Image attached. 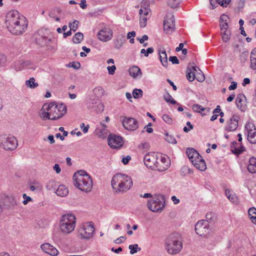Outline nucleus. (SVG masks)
<instances>
[{
  "label": "nucleus",
  "instance_id": "f257e3e1",
  "mask_svg": "<svg viewBox=\"0 0 256 256\" xmlns=\"http://www.w3.org/2000/svg\"><path fill=\"white\" fill-rule=\"evenodd\" d=\"M6 24L12 34L19 36L26 31L28 23L25 17L20 16L17 10H13L6 14Z\"/></svg>",
  "mask_w": 256,
  "mask_h": 256
},
{
  "label": "nucleus",
  "instance_id": "f03ea898",
  "mask_svg": "<svg viewBox=\"0 0 256 256\" xmlns=\"http://www.w3.org/2000/svg\"><path fill=\"white\" fill-rule=\"evenodd\" d=\"M74 185L80 190L88 192L92 188V180L90 176L84 170L76 172L73 176Z\"/></svg>",
  "mask_w": 256,
  "mask_h": 256
},
{
  "label": "nucleus",
  "instance_id": "7ed1b4c3",
  "mask_svg": "<svg viewBox=\"0 0 256 256\" xmlns=\"http://www.w3.org/2000/svg\"><path fill=\"white\" fill-rule=\"evenodd\" d=\"M111 184L116 192H126L130 190L133 185L130 177L122 174H116L112 178Z\"/></svg>",
  "mask_w": 256,
  "mask_h": 256
},
{
  "label": "nucleus",
  "instance_id": "20e7f679",
  "mask_svg": "<svg viewBox=\"0 0 256 256\" xmlns=\"http://www.w3.org/2000/svg\"><path fill=\"white\" fill-rule=\"evenodd\" d=\"M182 237L180 234L174 232L169 235L165 242L166 249L170 254L180 252L182 248Z\"/></svg>",
  "mask_w": 256,
  "mask_h": 256
},
{
  "label": "nucleus",
  "instance_id": "39448f33",
  "mask_svg": "<svg viewBox=\"0 0 256 256\" xmlns=\"http://www.w3.org/2000/svg\"><path fill=\"white\" fill-rule=\"evenodd\" d=\"M76 226V217L72 214H63L60 223V228L62 232L70 234Z\"/></svg>",
  "mask_w": 256,
  "mask_h": 256
},
{
  "label": "nucleus",
  "instance_id": "423d86ee",
  "mask_svg": "<svg viewBox=\"0 0 256 256\" xmlns=\"http://www.w3.org/2000/svg\"><path fill=\"white\" fill-rule=\"evenodd\" d=\"M48 111L51 114V120H56L61 118L66 112L67 108L64 104H56V102H50L48 104Z\"/></svg>",
  "mask_w": 256,
  "mask_h": 256
},
{
  "label": "nucleus",
  "instance_id": "0eeeda50",
  "mask_svg": "<svg viewBox=\"0 0 256 256\" xmlns=\"http://www.w3.org/2000/svg\"><path fill=\"white\" fill-rule=\"evenodd\" d=\"M165 206V198L164 195L156 194L148 202L149 210L153 212H162Z\"/></svg>",
  "mask_w": 256,
  "mask_h": 256
},
{
  "label": "nucleus",
  "instance_id": "6e6552de",
  "mask_svg": "<svg viewBox=\"0 0 256 256\" xmlns=\"http://www.w3.org/2000/svg\"><path fill=\"white\" fill-rule=\"evenodd\" d=\"M0 142L3 148L6 150H13L16 149L18 142L16 137L11 134H4L0 136Z\"/></svg>",
  "mask_w": 256,
  "mask_h": 256
},
{
  "label": "nucleus",
  "instance_id": "1a4fd4ad",
  "mask_svg": "<svg viewBox=\"0 0 256 256\" xmlns=\"http://www.w3.org/2000/svg\"><path fill=\"white\" fill-rule=\"evenodd\" d=\"M176 26L174 16L172 14H168L164 20V30L167 34H171L175 30Z\"/></svg>",
  "mask_w": 256,
  "mask_h": 256
},
{
  "label": "nucleus",
  "instance_id": "9d476101",
  "mask_svg": "<svg viewBox=\"0 0 256 256\" xmlns=\"http://www.w3.org/2000/svg\"><path fill=\"white\" fill-rule=\"evenodd\" d=\"M196 233L200 236L206 235L209 232V222L207 220L198 222L195 226Z\"/></svg>",
  "mask_w": 256,
  "mask_h": 256
},
{
  "label": "nucleus",
  "instance_id": "9b49d317",
  "mask_svg": "<svg viewBox=\"0 0 256 256\" xmlns=\"http://www.w3.org/2000/svg\"><path fill=\"white\" fill-rule=\"evenodd\" d=\"M156 156L154 152L147 153L144 158V162L145 166L152 170H156Z\"/></svg>",
  "mask_w": 256,
  "mask_h": 256
},
{
  "label": "nucleus",
  "instance_id": "f8f14e48",
  "mask_svg": "<svg viewBox=\"0 0 256 256\" xmlns=\"http://www.w3.org/2000/svg\"><path fill=\"white\" fill-rule=\"evenodd\" d=\"M122 122L124 128L128 130H135L138 127V122L134 118L124 117Z\"/></svg>",
  "mask_w": 256,
  "mask_h": 256
},
{
  "label": "nucleus",
  "instance_id": "ddd939ff",
  "mask_svg": "<svg viewBox=\"0 0 256 256\" xmlns=\"http://www.w3.org/2000/svg\"><path fill=\"white\" fill-rule=\"evenodd\" d=\"M108 140V145L112 148H119L123 144L122 138L115 134H110Z\"/></svg>",
  "mask_w": 256,
  "mask_h": 256
},
{
  "label": "nucleus",
  "instance_id": "4468645a",
  "mask_svg": "<svg viewBox=\"0 0 256 256\" xmlns=\"http://www.w3.org/2000/svg\"><path fill=\"white\" fill-rule=\"evenodd\" d=\"M245 129L248 132V140L251 144H256V129L254 124L251 122H247Z\"/></svg>",
  "mask_w": 256,
  "mask_h": 256
},
{
  "label": "nucleus",
  "instance_id": "2eb2a0df",
  "mask_svg": "<svg viewBox=\"0 0 256 256\" xmlns=\"http://www.w3.org/2000/svg\"><path fill=\"white\" fill-rule=\"evenodd\" d=\"M94 232V226L92 222H90L88 225L84 227L82 232H80V236L82 238L89 239L93 236Z\"/></svg>",
  "mask_w": 256,
  "mask_h": 256
},
{
  "label": "nucleus",
  "instance_id": "dca6fc26",
  "mask_svg": "<svg viewBox=\"0 0 256 256\" xmlns=\"http://www.w3.org/2000/svg\"><path fill=\"white\" fill-rule=\"evenodd\" d=\"M240 118L238 116L233 115L226 122L225 130L233 132L236 130Z\"/></svg>",
  "mask_w": 256,
  "mask_h": 256
},
{
  "label": "nucleus",
  "instance_id": "f3484780",
  "mask_svg": "<svg viewBox=\"0 0 256 256\" xmlns=\"http://www.w3.org/2000/svg\"><path fill=\"white\" fill-rule=\"evenodd\" d=\"M113 32L109 28H104L99 31L98 34V38L103 42H107L112 39Z\"/></svg>",
  "mask_w": 256,
  "mask_h": 256
},
{
  "label": "nucleus",
  "instance_id": "a211bd4d",
  "mask_svg": "<svg viewBox=\"0 0 256 256\" xmlns=\"http://www.w3.org/2000/svg\"><path fill=\"white\" fill-rule=\"evenodd\" d=\"M40 248L42 251L50 255L56 256L58 254V251L57 249L49 243L42 244Z\"/></svg>",
  "mask_w": 256,
  "mask_h": 256
},
{
  "label": "nucleus",
  "instance_id": "6ab92c4d",
  "mask_svg": "<svg viewBox=\"0 0 256 256\" xmlns=\"http://www.w3.org/2000/svg\"><path fill=\"white\" fill-rule=\"evenodd\" d=\"M192 164L196 168L201 171H204L206 169V162L200 155L196 159L192 160Z\"/></svg>",
  "mask_w": 256,
  "mask_h": 256
},
{
  "label": "nucleus",
  "instance_id": "aec40b11",
  "mask_svg": "<svg viewBox=\"0 0 256 256\" xmlns=\"http://www.w3.org/2000/svg\"><path fill=\"white\" fill-rule=\"evenodd\" d=\"M192 164L196 168L201 171H204L206 169V162L200 155L196 159L192 160Z\"/></svg>",
  "mask_w": 256,
  "mask_h": 256
},
{
  "label": "nucleus",
  "instance_id": "412c9836",
  "mask_svg": "<svg viewBox=\"0 0 256 256\" xmlns=\"http://www.w3.org/2000/svg\"><path fill=\"white\" fill-rule=\"evenodd\" d=\"M160 162L161 163H162V165H160V164H156V170L163 172L169 168L170 166V162L167 158L164 157H161Z\"/></svg>",
  "mask_w": 256,
  "mask_h": 256
},
{
  "label": "nucleus",
  "instance_id": "4be33fe9",
  "mask_svg": "<svg viewBox=\"0 0 256 256\" xmlns=\"http://www.w3.org/2000/svg\"><path fill=\"white\" fill-rule=\"evenodd\" d=\"M197 70L196 66H188L186 70V76L187 79L190 82H192L195 79V74Z\"/></svg>",
  "mask_w": 256,
  "mask_h": 256
},
{
  "label": "nucleus",
  "instance_id": "5701e85b",
  "mask_svg": "<svg viewBox=\"0 0 256 256\" xmlns=\"http://www.w3.org/2000/svg\"><path fill=\"white\" fill-rule=\"evenodd\" d=\"M48 104H44L43 105L40 113V118L44 120H46V119L50 120V118H52L50 111H48Z\"/></svg>",
  "mask_w": 256,
  "mask_h": 256
},
{
  "label": "nucleus",
  "instance_id": "b1692460",
  "mask_svg": "<svg viewBox=\"0 0 256 256\" xmlns=\"http://www.w3.org/2000/svg\"><path fill=\"white\" fill-rule=\"evenodd\" d=\"M129 74L130 76L134 78L140 77L142 75V72L140 69L137 66H133L129 69Z\"/></svg>",
  "mask_w": 256,
  "mask_h": 256
},
{
  "label": "nucleus",
  "instance_id": "393cba45",
  "mask_svg": "<svg viewBox=\"0 0 256 256\" xmlns=\"http://www.w3.org/2000/svg\"><path fill=\"white\" fill-rule=\"evenodd\" d=\"M124 40V35L119 34L117 36L114 40L115 48L120 49L123 46Z\"/></svg>",
  "mask_w": 256,
  "mask_h": 256
},
{
  "label": "nucleus",
  "instance_id": "a878e982",
  "mask_svg": "<svg viewBox=\"0 0 256 256\" xmlns=\"http://www.w3.org/2000/svg\"><path fill=\"white\" fill-rule=\"evenodd\" d=\"M186 152L192 162V160L196 159V158L200 156L199 153L196 150L192 148H187Z\"/></svg>",
  "mask_w": 256,
  "mask_h": 256
},
{
  "label": "nucleus",
  "instance_id": "bb28decb",
  "mask_svg": "<svg viewBox=\"0 0 256 256\" xmlns=\"http://www.w3.org/2000/svg\"><path fill=\"white\" fill-rule=\"evenodd\" d=\"M56 193L58 196H65L68 195V189L65 186L60 185L56 189Z\"/></svg>",
  "mask_w": 256,
  "mask_h": 256
},
{
  "label": "nucleus",
  "instance_id": "cd10ccee",
  "mask_svg": "<svg viewBox=\"0 0 256 256\" xmlns=\"http://www.w3.org/2000/svg\"><path fill=\"white\" fill-rule=\"evenodd\" d=\"M244 99H246L245 96L242 94H238L236 100V104L238 108L242 110H243V108H244L242 103Z\"/></svg>",
  "mask_w": 256,
  "mask_h": 256
},
{
  "label": "nucleus",
  "instance_id": "c85d7f7f",
  "mask_svg": "<svg viewBox=\"0 0 256 256\" xmlns=\"http://www.w3.org/2000/svg\"><path fill=\"white\" fill-rule=\"evenodd\" d=\"M160 60L162 65L164 67H167L168 65V58L166 52L163 50L159 52Z\"/></svg>",
  "mask_w": 256,
  "mask_h": 256
},
{
  "label": "nucleus",
  "instance_id": "c756f323",
  "mask_svg": "<svg viewBox=\"0 0 256 256\" xmlns=\"http://www.w3.org/2000/svg\"><path fill=\"white\" fill-rule=\"evenodd\" d=\"M248 214L252 222L256 224V208L254 207L250 208L248 210Z\"/></svg>",
  "mask_w": 256,
  "mask_h": 256
},
{
  "label": "nucleus",
  "instance_id": "7c9ffc66",
  "mask_svg": "<svg viewBox=\"0 0 256 256\" xmlns=\"http://www.w3.org/2000/svg\"><path fill=\"white\" fill-rule=\"evenodd\" d=\"M96 132L99 138H104L107 136L108 130L105 128H102V129L97 128L96 130Z\"/></svg>",
  "mask_w": 256,
  "mask_h": 256
},
{
  "label": "nucleus",
  "instance_id": "2f4dec72",
  "mask_svg": "<svg viewBox=\"0 0 256 256\" xmlns=\"http://www.w3.org/2000/svg\"><path fill=\"white\" fill-rule=\"evenodd\" d=\"M26 85L30 88H35L38 86V83L35 82L34 78H31L29 80H26Z\"/></svg>",
  "mask_w": 256,
  "mask_h": 256
},
{
  "label": "nucleus",
  "instance_id": "473e14b6",
  "mask_svg": "<svg viewBox=\"0 0 256 256\" xmlns=\"http://www.w3.org/2000/svg\"><path fill=\"white\" fill-rule=\"evenodd\" d=\"M236 144L237 142H232V146H231V150L232 153L236 154H239L244 150V147L242 146L240 147V148H236L234 146V145Z\"/></svg>",
  "mask_w": 256,
  "mask_h": 256
},
{
  "label": "nucleus",
  "instance_id": "72a5a7b5",
  "mask_svg": "<svg viewBox=\"0 0 256 256\" xmlns=\"http://www.w3.org/2000/svg\"><path fill=\"white\" fill-rule=\"evenodd\" d=\"M99 102V98L97 97H95L93 99L90 98L87 104L88 107L90 109H92Z\"/></svg>",
  "mask_w": 256,
  "mask_h": 256
},
{
  "label": "nucleus",
  "instance_id": "f704fd0d",
  "mask_svg": "<svg viewBox=\"0 0 256 256\" xmlns=\"http://www.w3.org/2000/svg\"><path fill=\"white\" fill-rule=\"evenodd\" d=\"M18 64H20V66L18 68H16V69L18 70H20L26 68H30V66L31 64V62L29 60L20 61L18 62Z\"/></svg>",
  "mask_w": 256,
  "mask_h": 256
},
{
  "label": "nucleus",
  "instance_id": "c9c22d12",
  "mask_svg": "<svg viewBox=\"0 0 256 256\" xmlns=\"http://www.w3.org/2000/svg\"><path fill=\"white\" fill-rule=\"evenodd\" d=\"M226 194L227 196L228 200L233 202H234L236 200V195L228 189L226 190Z\"/></svg>",
  "mask_w": 256,
  "mask_h": 256
},
{
  "label": "nucleus",
  "instance_id": "e433bc0d",
  "mask_svg": "<svg viewBox=\"0 0 256 256\" xmlns=\"http://www.w3.org/2000/svg\"><path fill=\"white\" fill-rule=\"evenodd\" d=\"M6 202H8V206L14 207L17 205V202L16 199L12 196H7L5 198Z\"/></svg>",
  "mask_w": 256,
  "mask_h": 256
},
{
  "label": "nucleus",
  "instance_id": "4c0bfd02",
  "mask_svg": "<svg viewBox=\"0 0 256 256\" xmlns=\"http://www.w3.org/2000/svg\"><path fill=\"white\" fill-rule=\"evenodd\" d=\"M192 110L194 112H197L201 113L202 114H203L202 113V112L204 111V110H207L208 111L209 110V108H203L202 106L199 105L198 104H194L192 106Z\"/></svg>",
  "mask_w": 256,
  "mask_h": 256
},
{
  "label": "nucleus",
  "instance_id": "58836bf2",
  "mask_svg": "<svg viewBox=\"0 0 256 256\" xmlns=\"http://www.w3.org/2000/svg\"><path fill=\"white\" fill-rule=\"evenodd\" d=\"M84 35L82 32L76 33L72 38V41L75 44H80L83 40Z\"/></svg>",
  "mask_w": 256,
  "mask_h": 256
},
{
  "label": "nucleus",
  "instance_id": "ea45409f",
  "mask_svg": "<svg viewBox=\"0 0 256 256\" xmlns=\"http://www.w3.org/2000/svg\"><path fill=\"white\" fill-rule=\"evenodd\" d=\"M104 90L100 86L95 88L93 90V92L96 97L99 98L102 96L104 94Z\"/></svg>",
  "mask_w": 256,
  "mask_h": 256
},
{
  "label": "nucleus",
  "instance_id": "a19ab883",
  "mask_svg": "<svg viewBox=\"0 0 256 256\" xmlns=\"http://www.w3.org/2000/svg\"><path fill=\"white\" fill-rule=\"evenodd\" d=\"M128 248L130 250V254H131L136 253L141 250V248L138 247V244H130Z\"/></svg>",
  "mask_w": 256,
  "mask_h": 256
},
{
  "label": "nucleus",
  "instance_id": "79ce46f5",
  "mask_svg": "<svg viewBox=\"0 0 256 256\" xmlns=\"http://www.w3.org/2000/svg\"><path fill=\"white\" fill-rule=\"evenodd\" d=\"M79 24V22L76 20H74L72 22H70L68 24V26L70 28V30L73 32H76L78 28Z\"/></svg>",
  "mask_w": 256,
  "mask_h": 256
},
{
  "label": "nucleus",
  "instance_id": "37998d69",
  "mask_svg": "<svg viewBox=\"0 0 256 256\" xmlns=\"http://www.w3.org/2000/svg\"><path fill=\"white\" fill-rule=\"evenodd\" d=\"M230 34L228 30L222 31V40L224 42H228L230 38Z\"/></svg>",
  "mask_w": 256,
  "mask_h": 256
},
{
  "label": "nucleus",
  "instance_id": "c03bdc74",
  "mask_svg": "<svg viewBox=\"0 0 256 256\" xmlns=\"http://www.w3.org/2000/svg\"><path fill=\"white\" fill-rule=\"evenodd\" d=\"M200 72L197 70V72H196L195 74V78L200 82H203L205 79V76L202 72L198 70Z\"/></svg>",
  "mask_w": 256,
  "mask_h": 256
},
{
  "label": "nucleus",
  "instance_id": "a18cd8bd",
  "mask_svg": "<svg viewBox=\"0 0 256 256\" xmlns=\"http://www.w3.org/2000/svg\"><path fill=\"white\" fill-rule=\"evenodd\" d=\"M92 110L98 113L102 112L104 110V106L102 102H99Z\"/></svg>",
  "mask_w": 256,
  "mask_h": 256
},
{
  "label": "nucleus",
  "instance_id": "49530a36",
  "mask_svg": "<svg viewBox=\"0 0 256 256\" xmlns=\"http://www.w3.org/2000/svg\"><path fill=\"white\" fill-rule=\"evenodd\" d=\"M132 95L134 98H141L142 96V90L141 89L135 88L133 90Z\"/></svg>",
  "mask_w": 256,
  "mask_h": 256
},
{
  "label": "nucleus",
  "instance_id": "de8ad7c7",
  "mask_svg": "<svg viewBox=\"0 0 256 256\" xmlns=\"http://www.w3.org/2000/svg\"><path fill=\"white\" fill-rule=\"evenodd\" d=\"M180 1V0H170L168 4L170 7L172 8H175L178 6Z\"/></svg>",
  "mask_w": 256,
  "mask_h": 256
},
{
  "label": "nucleus",
  "instance_id": "09e8293b",
  "mask_svg": "<svg viewBox=\"0 0 256 256\" xmlns=\"http://www.w3.org/2000/svg\"><path fill=\"white\" fill-rule=\"evenodd\" d=\"M56 186V182L53 180H50L48 182L46 186V188L48 190H55Z\"/></svg>",
  "mask_w": 256,
  "mask_h": 256
},
{
  "label": "nucleus",
  "instance_id": "8fccbe9b",
  "mask_svg": "<svg viewBox=\"0 0 256 256\" xmlns=\"http://www.w3.org/2000/svg\"><path fill=\"white\" fill-rule=\"evenodd\" d=\"M165 140L170 143L176 144V138L172 135H170L168 133L165 134Z\"/></svg>",
  "mask_w": 256,
  "mask_h": 256
},
{
  "label": "nucleus",
  "instance_id": "3c124183",
  "mask_svg": "<svg viewBox=\"0 0 256 256\" xmlns=\"http://www.w3.org/2000/svg\"><path fill=\"white\" fill-rule=\"evenodd\" d=\"M154 49L152 48H148L146 50L144 48H142L140 50V54H144L146 57L148 56L149 54L153 53Z\"/></svg>",
  "mask_w": 256,
  "mask_h": 256
},
{
  "label": "nucleus",
  "instance_id": "603ef678",
  "mask_svg": "<svg viewBox=\"0 0 256 256\" xmlns=\"http://www.w3.org/2000/svg\"><path fill=\"white\" fill-rule=\"evenodd\" d=\"M150 12V8H146L143 9H140L139 10V14L140 16H144V17L148 16Z\"/></svg>",
  "mask_w": 256,
  "mask_h": 256
},
{
  "label": "nucleus",
  "instance_id": "864d4df0",
  "mask_svg": "<svg viewBox=\"0 0 256 256\" xmlns=\"http://www.w3.org/2000/svg\"><path fill=\"white\" fill-rule=\"evenodd\" d=\"M181 174L184 175L186 176L190 173H191V170L186 166H184L182 167L181 170H180Z\"/></svg>",
  "mask_w": 256,
  "mask_h": 256
},
{
  "label": "nucleus",
  "instance_id": "5fc2aeb1",
  "mask_svg": "<svg viewBox=\"0 0 256 256\" xmlns=\"http://www.w3.org/2000/svg\"><path fill=\"white\" fill-rule=\"evenodd\" d=\"M146 17L144 16H140V27L144 28L146 25Z\"/></svg>",
  "mask_w": 256,
  "mask_h": 256
},
{
  "label": "nucleus",
  "instance_id": "6e6d98bb",
  "mask_svg": "<svg viewBox=\"0 0 256 256\" xmlns=\"http://www.w3.org/2000/svg\"><path fill=\"white\" fill-rule=\"evenodd\" d=\"M162 120L167 124H172V118L167 114H164L162 116Z\"/></svg>",
  "mask_w": 256,
  "mask_h": 256
},
{
  "label": "nucleus",
  "instance_id": "4d7b16f0",
  "mask_svg": "<svg viewBox=\"0 0 256 256\" xmlns=\"http://www.w3.org/2000/svg\"><path fill=\"white\" fill-rule=\"evenodd\" d=\"M22 197L24 199L22 202V204L24 205H26L28 202L32 200V198L30 196H26V194H23Z\"/></svg>",
  "mask_w": 256,
  "mask_h": 256
},
{
  "label": "nucleus",
  "instance_id": "13d9d810",
  "mask_svg": "<svg viewBox=\"0 0 256 256\" xmlns=\"http://www.w3.org/2000/svg\"><path fill=\"white\" fill-rule=\"evenodd\" d=\"M248 170L251 174H254L256 172V166L248 164Z\"/></svg>",
  "mask_w": 256,
  "mask_h": 256
},
{
  "label": "nucleus",
  "instance_id": "bf43d9fd",
  "mask_svg": "<svg viewBox=\"0 0 256 256\" xmlns=\"http://www.w3.org/2000/svg\"><path fill=\"white\" fill-rule=\"evenodd\" d=\"M140 9H144L146 8H150V2L148 0H143L141 3Z\"/></svg>",
  "mask_w": 256,
  "mask_h": 256
},
{
  "label": "nucleus",
  "instance_id": "052dcab7",
  "mask_svg": "<svg viewBox=\"0 0 256 256\" xmlns=\"http://www.w3.org/2000/svg\"><path fill=\"white\" fill-rule=\"evenodd\" d=\"M186 125L188 126V128L186 126L184 127V131L186 132H190L191 130L193 129L194 126H193L190 124V122H186Z\"/></svg>",
  "mask_w": 256,
  "mask_h": 256
},
{
  "label": "nucleus",
  "instance_id": "680f3d73",
  "mask_svg": "<svg viewBox=\"0 0 256 256\" xmlns=\"http://www.w3.org/2000/svg\"><path fill=\"white\" fill-rule=\"evenodd\" d=\"M250 68L253 70H256V58H250Z\"/></svg>",
  "mask_w": 256,
  "mask_h": 256
},
{
  "label": "nucleus",
  "instance_id": "e2e57ef3",
  "mask_svg": "<svg viewBox=\"0 0 256 256\" xmlns=\"http://www.w3.org/2000/svg\"><path fill=\"white\" fill-rule=\"evenodd\" d=\"M169 60L172 62V64H178L179 60L176 56H171L169 58Z\"/></svg>",
  "mask_w": 256,
  "mask_h": 256
},
{
  "label": "nucleus",
  "instance_id": "0e129e2a",
  "mask_svg": "<svg viewBox=\"0 0 256 256\" xmlns=\"http://www.w3.org/2000/svg\"><path fill=\"white\" fill-rule=\"evenodd\" d=\"M210 3V4L212 6V8L214 9L215 8L217 7L218 4H220V0H209Z\"/></svg>",
  "mask_w": 256,
  "mask_h": 256
},
{
  "label": "nucleus",
  "instance_id": "69168bd1",
  "mask_svg": "<svg viewBox=\"0 0 256 256\" xmlns=\"http://www.w3.org/2000/svg\"><path fill=\"white\" fill-rule=\"evenodd\" d=\"M107 68L108 70V72L110 74H113L114 73L115 70H116V67L114 65L111 66H108Z\"/></svg>",
  "mask_w": 256,
  "mask_h": 256
},
{
  "label": "nucleus",
  "instance_id": "338daca9",
  "mask_svg": "<svg viewBox=\"0 0 256 256\" xmlns=\"http://www.w3.org/2000/svg\"><path fill=\"white\" fill-rule=\"evenodd\" d=\"M220 28L222 31L228 30V24L226 22H220Z\"/></svg>",
  "mask_w": 256,
  "mask_h": 256
},
{
  "label": "nucleus",
  "instance_id": "774afa93",
  "mask_svg": "<svg viewBox=\"0 0 256 256\" xmlns=\"http://www.w3.org/2000/svg\"><path fill=\"white\" fill-rule=\"evenodd\" d=\"M70 64V67L76 70L78 69L80 66V64L79 62H72Z\"/></svg>",
  "mask_w": 256,
  "mask_h": 256
}]
</instances>
